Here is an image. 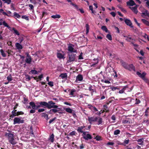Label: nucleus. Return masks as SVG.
Listing matches in <instances>:
<instances>
[{
    "label": "nucleus",
    "instance_id": "obj_9",
    "mask_svg": "<svg viewBox=\"0 0 149 149\" xmlns=\"http://www.w3.org/2000/svg\"><path fill=\"white\" fill-rule=\"evenodd\" d=\"M26 54L27 57L25 60V62L27 63L30 64L31 61L32 59L31 57L28 53H27Z\"/></svg>",
    "mask_w": 149,
    "mask_h": 149
},
{
    "label": "nucleus",
    "instance_id": "obj_46",
    "mask_svg": "<svg viewBox=\"0 0 149 149\" xmlns=\"http://www.w3.org/2000/svg\"><path fill=\"white\" fill-rule=\"evenodd\" d=\"M111 88L113 91H115L116 89L119 90V89L116 87H112Z\"/></svg>",
    "mask_w": 149,
    "mask_h": 149
},
{
    "label": "nucleus",
    "instance_id": "obj_29",
    "mask_svg": "<svg viewBox=\"0 0 149 149\" xmlns=\"http://www.w3.org/2000/svg\"><path fill=\"white\" fill-rule=\"evenodd\" d=\"M142 21L145 24L149 26V22L144 19H142Z\"/></svg>",
    "mask_w": 149,
    "mask_h": 149
},
{
    "label": "nucleus",
    "instance_id": "obj_60",
    "mask_svg": "<svg viewBox=\"0 0 149 149\" xmlns=\"http://www.w3.org/2000/svg\"><path fill=\"white\" fill-rule=\"evenodd\" d=\"M56 119V118H54L51 119L50 120V121H49V124L53 122Z\"/></svg>",
    "mask_w": 149,
    "mask_h": 149
},
{
    "label": "nucleus",
    "instance_id": "obj_49",
    "mask_svg": "<svg viewBox=\"0 0 149 149\" xmlns=\"http://www.w3.org/2000/svg\"><path fill=\"white\" fill-rule=\"evenodd\" d=\"M76 132L75 131H73L72 132H70L69 134V135H70L72 136L73 135H75Z\"/></svg>",
    "mask_w": 149,
    "mask_h": 149
},
{
    "label": "nucleus",
    "instance_id": "obj_12",
    "mask_svg": "<svg viewBox=\"0 0 149 149\" xmlns=\"http://www.w3.org/2000/svg\"><path fill=\"white\" fill-rule=\"evenodd\" d=\"M120 62L121 64L122 65L125 69H126L127 67L128 64L124 62L123 61L120 60Z\"/></svg>",
    "mask_w": 149,
    "mask_h": 149
},
{
    "label": "nucleus",
    "instance_id": "obj_33",
    "mask_svg": "<svg viewBox=\"0 0 149 149\" xmlns=\"http://www.w3.org/2000/svg\"><path fill=\"white\" fill-rule=\"evenodd\" d=\"M13 15L14 17H16L18 18H19L21 17V16L19 14L15 12L14 13Z\"/></svg>",
    "mask_w": 149,
    "mask_h": 149
},
{
    "label": "nucleus",
    "instance_id": "obj_34",
    "mask_svg": "<svg viewBox=\"0 0 149 149\" xmlns=\"http://www.w3.org/2000/svg\"><path fill=\"white\" fill-rule=\"evenodd\" d=\"M67 75L66 73L62 74H60V77L64 79L67 77Z\"/></svg>",
    "mask_w": 149,
    "mask_h": 149
},
{
    "label": "nucleus",
    "instance_id": "obj_56",
    "mask_svg": "<svg viewBox=\"0 0 149 149\" xmlns=\"http://www.w3.org/2000/svg\"><path fill=\"white\" fill-rule=\"evenodd\" d=\"M11 0H6L5 2V3H7L8 4H10L11 2Z\"/></svg>",
    "mask_w": 149,
    "mask_h": 149
},
{
    "label": "nucleus",
    "instance_id": "obj_6",
    "mask_svg": "<svg viewBox=\"0 0 149 149\" xmlns=\"http://www.w3.org/2000/svg\"><path fill=\"white\" fill-rule=\"evenodd\" d=\"M87 132H83L82 136L83 138L86 140L88 141L89 139H91L92 138L91 135L89 134H86V133Z\"/></svg>",
    "mask_w": 149,
    "mask_h": 149
},
{
    "label": "nucleus",
    "instance_id": "obj_58",
    "mask_svg": "<svg viewBox=\"0 0 149 149\" xmlns=\"http://www.w3.org/2000/svg\"><path fill=\"white\" fill-rule=\"evenodd\" d=\"M45 111V109H40L38 110V111L39 112H41L44 111Z\"/></svg>",
    "mask_w": 149,
    "mask_h": 149
},
{
    "label": "nucleus",
    "instance_id": "obj_16",
    "mask_svg": "<svg viewBox=\"0 0 149 149\" xmlns=\"http://www.w3.org/2000/svg\"><path fill=\"white\" fill-rule=\"evenodd\" d=\"M132 38H127L126 39V40L132 43L134 45V46L135 47V48H136V47H137V45L136 44H134L133 43V39H132Z\"/></svg>",
    "mask_w": 149,
    "mask_h": 149
},
{
    "label": "nucleus",
    "instance_id": "obj_51",
    "mask_svg": "<svg viewBox=\"0 0 149 149\" xmlns=\"http://www.w3.org/2000/svg\"><path fill=\"white\" fill-rule=\"evenodd\" d=\"M96 62L95 63L91 65L92 66H94L95 65L97 64L98 62V60L97 59H96L95 60Z\"/></svg>",
    "mask_w": 149,
    "mask_h": 149
},
{
    "label": "nucleus",
    "instance_id": "obj_20",
    "mask_svg": "<svg viewBox=\"0 0 149 149\" xmlns=\"http://www.w3.org/2000/svg\"><path fill=\"white\" fill-rule=\"evenodd\" d=\"M83 79V77L82 75L81 74H79L77 77L76 81H81Z\"/></svg>",
    "mask_w": 149,
    "mask_h": 149
},
{
    "label": "nucleus",
    "instance_id": "obj_31",
    "mask_svg": "<svg viewBox=\"0 0 149 149\" xmlns=\"http://www.w3.org/2000/svg\"><path fill=\"white\" fill-rule=\"evenodd\" d=\"M101 29L103 31H105L106 32H108V30L105 26H102L101 27Z\"/></svg>",
    "mask_w": 149,
    "mask_h": 149
},
{
    "label": "nucleus",
    "instance_id": "obj_14",
    "mask_svg": "<svg viewBox=\"0 0 149 149\" xmlns=\"http://www.w3.org/2000/svg\"><path fill=\"white\" fill-rule=\"evenodd\" d=\"M129 8L131 9L136 14L138 12L137 6H136L133 7H129Z\"/></svg>",
    "mask_w": 149,
    "mask_h": 149
},
{
    "label": "nucleus",
    "instance_id": "obj_30",
    "mask_svg": "<svg viewBox=\"0 0 149 149\" xmlns=\"http://www.w3.org/2000/svg\"><path fill=\"white\" fill-rule=\"evenodd\" d=\"M51 17L54 18H59L61 17V16L59 15L56 14L55 15H52L51 16Z\"/></svg>",
    "mask_w": 149,
    "mask_h": 149
},
{
    "label": "nucleus",
    "instance_id": "obj_32",
    "mask_svg": "<svg viewBox=\"0 0 149 149\" xmlns=\"http://www.w3.org/2000/svg\"><path fill=\"white\" fill-rule=\"evenodd\" d=\"M98 125H99L102 124V119L101 118L98 117Z\"/></svg>",
    "mask_w": 149,
    "mask_h": 149
},
{
    "label": "nucleus",
    "instance_id": "obj_2",
    "mask_svg": "<svg viewBox=\"0 0 149 149\" xmlns=\"http://www.w3.org/2000/svg\"><path fill=\"white\" fill-rule=\"evenodd\" d=\"M76 55L74 53H68V59L67 63H71L75 61Z\"/></svg>",
    "mask_w": 149,
    "mask_h": 149
},
{
    "label": "nucleus",
    "instance_id": "obj_22",
    "mask_svg": "<svg viewBox=\"0 0 149 149\" xmlns=\"http://www.w3.org/2000/svg\"><path fill=\"white\" fill-rule=\"evenodd\" d=\"M12 30H13V31L12 32L15 35L17 36H19V32L17 30H16L15 28H12Z\"/></svg>",
    "mask_w": 149,
    "mask_h": 149
},
{
    "label": "nucleus",
    "instance_id": "obj_44",
    "mask_svg": "<svg viewBox=\"0 0 149 149\" xmlns=\"http://www.w3.org/2000/svg\"><path fill=\"white\" fill-rule=\"evenodd\" d=\"M22 19H25L27 20H29V17L26 16V15L22 16Z\"/></svg>",
    "mask_w": 149,
    "mask_h": 149
},
{
    "label": "nucleus",
    "instance_id": "obj_57",
    "mask_svg": "<svg viewBox=\"0 0 149 149\" xmlns=\"http://www.w3.org/2000/svg\"><path fill=\"white\" fill-rule=\"evenodd\" d=\"M2 13L3 14V15H6V16H8V17L10 16V15H8V14H7V13H6V12H4L3 11V12H2Z\"/></svg>",
    "mask_w": 149,
    "mask_h": 149
},
{
    "label": "nucleus",
    "instance_id": "obj_17",
    "mask_svg": "<svg viewBox=\"0 0 149 149\" xmlns=\"http://www.w3.org/2000/svg\"><path fill=\"white\" fill-rule=\"evenodd\" d=\"M144 139L143 138L139 139L137 140V141L138 143V144L141 145H143Z\"/></svg>",
    "mask_w": 149,
    "mask_h": 149
},
{
    "label": "nucleus",
    "instance_id": "obj_25",
    "mask_svg": "<svg viewBox=\"0 0 149 149\" xmlns=\"http://www.w3.org/2000/svg\"><path fill=\"white\" fill-rule=\"evenodd\" d=\"M142 14L145 16H147L149 17V12L148 10H145L144 12L142 13Z\"/></svg>",
    "mask_w": 149,
    "mask_h": 149
},
{
    "label": "nucleus",
    "instance_id": "obj_48",
    "mask_svg": "<svg viewBox=\"0 0 149 149\" xmlns=\"http://www.w3.org/2000/svg\"><path fill=\"white\" fill-rule=\"evenodd\" d=\"M70 4L72 5V6H74L76 9H78V6L76 5L75 4H74L72 3H70Z\"/></svg>",
    "mask_w": 149,
    "mask_h": 149
},
{
    "label": "nucleus",
    "instance_id": "obj_38",
    "mask_svg": "<svg viewBox=\"0 0 149 149\" xmlns=\"http://www.w3.org/2000/svg\"><path fill=\"white\" fill-rule=\"evenodd\" d=\"M65 111L69 113H72V110L70 108H67L65 109Z\"/></svg>",
    "mask_w": 149,
    "mask_h": 149
},
{
    "label": "nucleus",
    "instance_id": "obj_52",
    "mask_svg": "<svg viewBox=\"0 0 149 149\" xmlns=\"http://www.w3.org/2000/svg\"><path fill=\"white\" fill-rule=\"evenodd\" d=\"M52 113H56L57 112H58V110L55 109H52Z\"/></svg>",
    "mask_w": 149,
    "mask_h": 149
},
{
    "label": "nucleus",
    "instance_id": "obj_62",
    "mask_svg": "<svg viewBox=\"0 0 149 149\" xmlns=\"http://www.w3.org/2000/svg\"><path fill=\"white\" fill-rule=\"evenodd\" d=\"M134 20L135 22L138 25V26H140V24L139 23H138L137 22L136 19L134 18Z\"/></svg>",
    "mask_w": 149,
    "mask_h": 149
},
{
    "label": "nucleus",
    "instance_id": "obj_53",
    "mask_svg": "<svg viewBox=\"0 0 149 149\" xmlns=\"http://www.w3.org/2000/svg\"><path fill=\"white\" fill-rule=\"evenodd\" d=\"M24 114V113L22 111L17 112V116H18L20 115H23Z\"/></svg>",
    "mask_w": 149,
    "mask_h": 149
},
{
    "label": "nucleus",
    "instance_id": "obj_24",
    "mask_svg": "<svg viewBox=\"0 0 149 149\" xmlns=\"http://www.w3.org/2000/svg\"><path fill=\"white\" fill-rule=\"evenodd\" d=\"M29 104L31 106L32 109H35L36 107V105H35V103L33 102H30L29 103Z\"/></svg>",
    "mask_w": 149,
    "mask_h": 149
},
{
    "label": "nucleus",
    "instance_id": "obj_59",
    "mask_svg": "<svg viewBox=\"0 0 149 149\" xmlns=\"http://www.w3.org/2000/svg\"><path fill=\"white\" fill-rule=\"evenodd\" d=\"M36 109H32L30 111V113H35V110Z\"/></svg>",
    "mask_w": 149,
    "mask_h": 149
},
{
    "label": "nucleus",
    "instance_id": "obj_13",
    "mask_svg": "<svg viewBox=\"0 0 149 149\" xmlns=\"http://www.w3.org/2000/svg\"><path fill=\"white\" fill-rule=\"evenodd\" d=\"M127 5L132 6L136 5L135 2L133 0H129V1H127L126 3Z\"/></svg>",
    "mask_w": 149,
    "mask_h": 149
},
{
    "label": "nucleus",
    "instance_id": "obj_4",
    "mask_svg": "<svg viewBox=\"0 0 149 149\" xmlns=\"http://www.w3.org/2000/svg\"><path fill=\"white\" fill-rule=\"evenodd\" d=\"M24 122V120L22 119L21 118L15 117L13 120V124H18L23 123Z\"/></svg>",
    "mask_w": 149,
    "mask_h": 149
},
{
    "label": "nucleus",
    "instance_id": "obj_39",
    "mask_svg": "<svg viewBox=\"0 0 149 149\" xmlns=\"http://www.w3.org/2000/svg\"><path fill=\"white\" fill-rule=\"evenodd\" d=\"M31 73L34 74H37L38 73L37 71L35 70H31L30 72V74Z\"/></svg>",
    "mask_w": 149,
    "mask_h": 149
},
{
    "label": "nucleus",
    "instance_id": "obj_35",
    "mask_svg": "<svg viewBox=\"0 0 149 149\" xmlns=\"http://www.w3.org/2000/svg\"><path fill=\"white\" fill-rule=\"evenodd\" d=\"M76 91L74 89H72L71 90L70 95H72V96H74V93L76 92Z\"/></svg>",
    "mask_w": 149,
    "mask_h": 149
},
{
    "label": "nucleus",
    "instance_id": "obj_55",
    "mask_svg": "<svg viewBox=\"0 0 149 149\" xmlns=\"http://www.w3.org/2000/svg\"><path fill=\"white\" fill-rule=\"evenodd\" d=\"M110 14L113 17H114L116 15V14L115 13L113 12H111Z\"/></svg>",
    "mask_w": 149,
    "mask_h": 149
},
{
    "label": "nucleus",
    "instance_id": "obj_45",
    "mask_svg": "<svg viewBox=\"0 0 149 149\" xmlns=\"http://www.w3.org/2000/svg\"><path fill=\"white\" fill-rule=\"evenodd\" d=\"M7 79L9 81H11L12 80V78L11 76L10 75H9L7 77Z\"/></svg>",
    "mask_w": 149,
    "mask_h": 149
},
{
    "label": "nucleus",
    "instance_id": "obj_5",
    "mask_svg": "<svg viewBox=\"0 0 149 149\" xmlns=\"http://www.w3.org/2000/svg\"><path fill=\"white\" fill-rule=\"evenodd\" d=\"M36 104H39L41 105V107H42L45 106L49 109L50 105V104L49 103V102H38Z\"/></svg>",
    "mask_w": 149,
    "mask_h": 149
},
{
    "label": "nucleus",
    "instance_id": "obj_7",
    "mask_svg": "<svg viewBox=\"0 0 149 149\" xmlns=\"http://www.w3.org/2000/svg\"><path fill=\"white\" fill-rule=\"evenodd\" d=\"M88 120L89 123L91 124L92 122H94L97 121L98 119V117H97L93 116L92 117H89L88 118Z\"/></svg>",
    "mask_w": 149,
    "mask_h": 149
},
{
    "label": "nucleus",
    "instance_id": "obj_47",
    "mask_svg": "<svg viewBox=\"0 0 149 149\" xmlns=\"http://www.w3.org/2000/svg\"><path fill=\"white\" fill-rule=\"evenodd\" d=\"M54 83L52 81H49L48 82V85L51 87H52L54 86Z\"/></svg>",
    "mask_w": 149,
    "mask_h": 149
},
{
    "label": "nucleus",
    "instance_id": "obj_15",
    "mask_svg": "<svg viewBox=\"0 0 149 149\" xmlns=\"http://www.w3.org/2000/svg\"><path fill=\"white\" fill-rule=\"evenodd\" d=\"M136 74L140 77L143 78L145 77L146 73L145 72H143L142 74H141L139 72H137Z\"/></svg>",
    "mask_w": 149,
    "mask_h": 149
},
{
    "label": "nucleus",
    "instance_id": "obj_11",
    "mask_svg": "<svg viewBox=\"0 0 149 149\" xmlns=\"http://www.w3.org/2000/svg\"><path fill=\"white\" fill-rule=\"evenodd\" d=\"M125 24L128 26H129L131 28H132V24L130 20L127 19H126L125 20Z\"/></svg>",
    "mask_w": 149,
    "mask_h": 149
},
{
    "label": "nucleus",
    "instance_id": "obj_10",
    "mask_svg": "<svg viewBox=\"0 0 149 149\" xmlns=\"http://www.w3.org/2000/svg\"><path fill=\"white\" fill-rule=\"evenodd\" d=\"M49 103L50 104L49 109L52 108L56 109L58 107L57 105H54V104H55V103L52 101H49Z\"/></svg>",
    "mask_w": 149,
    "mask_h": 149
},
{
    "label": "nucleus",
    "instance_id": "obj_23",
    "mask_svg": "<svg viewBox=\"0 0 149 149\" xmlns=\"http://www.w3.org/2000/svg\"><path fill=\"white\" fill-rule=\"evenodd\" d=\"M15 46L17 49H21L22 48V46L19 43H16L15 44Z\"/></svg>",
    "mask_w": 149,
    "mask_h": 149
},
{
    "label": "nucleus",
    "instance_id": "obj_64",
    "mask_svg": "<svg viewBox=\"0 0 149 149\" xmlns=\"http://www.w3.org/2000/svg\"><path fill=\"white\" fill-rule=\"evenodd\" d=\"M95 138L97 141H99L100 140V137L99 136H97Z\"/></svg>",
    "mask_w": 149,
    "mask_h": 149
},
{
    "label": "nucleus",
    "instance_id": "obj_42",
    "mask_svg": "<svg viewBox=\"0 0 149 149\" xmlns=\"http://www.w3.org/2000/svg\"><path fill=\"white\" fill-rule=\"evenodd\" d=\"M86 33H87L89 32V26L88 24H86Z\"/></svg>",
    "mask_w": 149,
    "mask_h": 149
},
{
    "label": "nucleus",
    "instance_id": "obj_37",
    "mask_svg": "<svg viewBox=\"0 0 149 149\" xmlns=\"http://www.w3.org/2000/svg\"><path fill=\"white\" fill-rule=\"evenodd\" d=\"M120 131L119 130H116L114 132V134L115 135H117L119 134L120 133Z\"/></svg>",
    "mask_w": 149,
    "mask_h": 149
},
{
    "label": "nucleus",
    "instance_id": "obj_28",
    "mask_svg": "<svg viewBox=\"0 0 149 149\" xmlns=\"http://www.w3.org/2000/svg\"><path fill=\"white\" fill-rule=\"evenodd\" d=\"M54 135L53 134H52L49 137V140L52 143L54 141Z\"/></svg>",
    "mask_w": 149,
    "mask_h": 149
},
{
    "label": "nucleus",
    "instance_id": "obj_1",
    "mask_svg": "<svg viewBox=\"0 0 149 149\" xmlns=\"http://www.w3.org/2000/svg\"><path fill=\"white\" fill-rule=\"evenodd\" d=\"M7 131L10 132L6 133L5 136L7 138L8 141L13 145L16 144L17 143L14 139V134L11 133V131L9 130Z\"/></svg>",
    "mask_w": 149,
    "mask_h": 149
},
{
    "label": "nucleus",
    "instance_id": "obj_43",
    "mask_svg": "<svg viewBox=\"0 0 149 149\" xmlns=\"http://www.w3.org/2000/svg\"><path fill=\"white\" fill-rule=\"evenodd\" d=\"M57 57L60 58H63V56L62 54L60 53H58L57 54Z\"/></svg>",
    "mask_w": 149,
    "mask_h": 149
},
{
    "label": "nucleus",
    "instance_id": "obj_36",
    "mask_svg": "<svg viewBox=\"0 0 149 149\" xmlns=\"http://www.w3.org/2000/svg\"><path fill=\"white\" fill-rule=\"evenodd\" d=\"M88 90L91 91V95H93V93L94 92V90L92 89V86H91L89 87Z\"/></svg>",
    "mask_w": 149,
    "mask_h": 149
},
{
    "label": "nucleus",
    "instance_id": "obj_19",
    "mask_svg": "<svg viewBox=\"0 0 149 149\" xmlns=\"http://www.w3.org/2000/svg\"><path fill=\"white\" fill-rule=\"evenodd\" d=\"M88 108L91 110H94L95 111H97V109L95 107H93V106L91 104H88Z\"/></svg>",
    "mask_w": 149,
    "mask_h": 149
},
{
    "label": "nucleus",
    "instance_id": "obj_40",
    "mask_svg": "<svg viewBox=\"0 0 149 149\" xmlns=\"http://www.w3.org/2000/svg\"><path fill=\"white\" fill-rule=\"evenodd\" d=\"M0 52H1V54L2 56L3 57H5L6 56V55L5 53L4 52L3 50L2 49H1L0 50Z\"/></svg>",
    "mask_w": 149,
    "mask_h": 149
},
{
    "label": "nucleus",
    "instance_id": "obj_21",
    "mask_svg": "<svg viewBox=\"0 0 149 149\" xmlns=\"http://www.w3.org/2000/svg\"><path fill=\"white\" fill-rule=\"evenodd\" d=\"M85 127L84 126H82L80 127H78L77 129V131L79 132L83 133L84 132L82 131V130Z\"/></svg>",
    "mask_w": 149,
    "mask_h": 149
},
{
    "label": "nucleus",
    "instance_id": "obj_27",
    "mask_svg": "<svg viewBox=\"0 0 149 149\" xmlns=\"http://www.w3.org/2000/svg\"><path fill=\"white\" fill-rule=\"evenodd\" d=\"M42 116L44 117L47 120L49 119L48 117V115L44 113H42Z\"/></svg>",
    "mask_w": 149,
    "mask_h": 149
},
{
    "label": "nucleus",
    "instance_id": "obj_8",
    "mask_svg": "<svg viewBox=\"0 0 149 149\" xmlns=\"http://www.w3.org/2000/svg\"><path fill=\"white\" fill-rule=\"evenodd\" d=\"M126 69L130 71H135V68L132 64H128Z\"/></svg>",
    "mask_w": 149,
    "mask_h": 149
},
{
    "label": "nucleus",
    "instance_id": "obj_41",
    "mask_svg": "<svg viewBox=\"0 0 149 149\" xmlns=\"http://www.w3.org/2000/svg\"><path fill=\"white\" fill-rule=\"evenodd\" d=\"M129 140L126 139L124 141L123 143V145L127 144L129 142Z\"/></svg>",
    "mask_w": 149,
    "mask_h": 149
},
{
    "label": "nucleus",
    "instance_id": "obj_18",
    "mask_svg": "<svg viewBox=\"0 0 149 149\" xmlns=\"http://www.w3.org/2000/svg\"><path fill=\"white\" fill-rule=\"evenodd\" d=\"M122 123L123 124H130V118L123 120H122Z\"/></svg>",
    "mask_w": 149,
    "mask_h": 149
},
{
    "label": "nucleus",
    "instance_id": "obj_61",
    "mask_svg": "<svg viewBox=\"0 0 149 149\" xmlns=\"http://www.w3.org/2000/svg\"><path fill=\"white\" fill-rule=\"evenodd\" d=\"M83 58L82 57V53H81V54L79 55V59H83Z\"/></svg>",
    "mask_w": 149,
    "mask_h": 149
},
{
    "label": "nucleus",
    "instance_id": "obj_3",
    "mask_svg": "<svg viewBox=\"0 0 149 149\" xmlns=\"http://www.w3.org/2000/svg\"><path fill=\"white\" fill-rule=\"evenodd\" d=\"M68 50L69 51L68 53L74 54V53H77V52L74 45L71 44H69L68 45Z\"/></svg>",
    "mask_w": 149,
    "mask_h": 149
},
{
    "label": "nucleus",
    "instance_id": "obj_50",
    "mask_svg": "<svg viewBox=\"0 0 149 149\" xmlns=\"http://www.w3.org/2000/svg\"><path fill=\"white\" fill-rule=\"evenodd\" d=\"M119 8L121 10V11L124 13L127 12V11L122 7H119Z\"/></svg>",
    "mask_w": 149,
    "mask_h": 149
},
{
    "label": "nucleus",
    "instance_id": "obj_63",
    "mask_svg": "<svg viewBox=\"0 0 149 149\" xmlns=\"http://www.w3.org/2000/svg\"><path fill=\"white\" fill-rule=\"evenodd\" d=\"M29 7H30L31 9H33L34 8V6L33 5L31 4H29Z\"/></svg>",
    "mask_w": 149,
    "mask_h": 149
},
{
    "label": "nucleus",
    "instance_id": "obj_26",
    "mask_svg": "<svg viewBox=\"0 0 149 149\" xmlns=\"http://www.w3.org/2000/svg\"><path fill=\"white\" fill-rule=\"evenodd\" d=\"M17 116V112H11V114L10 117L12 118L14 117L15 116Z\"/></svg>",
    "mask_w": 149,
    "mask_h": 149
},
{
    "label": "nucleus",
    "instance_id": "obj_54",
    "mask_svg": "<svg viewBox=\"0 0 149 149\" xmlns=\"http://www.w3.org/2000/svg\"><path fill=\"white\" fill-rule=\"evenodd\" d=\"M3 24L5 26H6V27L8 26V24L7 23H6L5 21H4L3 22Z\"/></svg>",
    "mask_w": 149,
    "mask_h": 149
}]
</instances>
